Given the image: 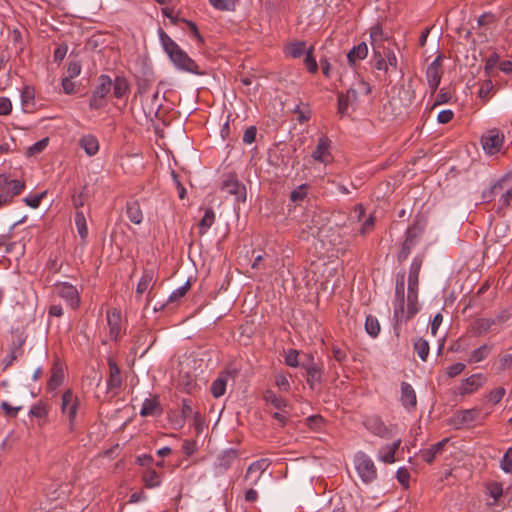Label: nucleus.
<instances>
[{"label": "nucleus", "mask_w": 512, "mask_h": 512, "mask_svg": "<svg viewBox=\"0 0 512 512\" xmlns=\"http://www.w3.org/2000/svg\"><path fill=\"white\" fill-rule=\"evenodd\" d=\"M159 38L164 51L167 53L176 68L185 72L200 74L199 67L196 62L190 58L188 54L162 29L159 30Z\"/></svg>", "instance_id": "1"}, {"label": "nucleus", "mask_w": 512, "mask_h": 512, "mask_svg": "<svg viewBox=\"0 0 512 512\" xmlns=\"http://www.w3.org/2000/svg\"><path fill=\"white\" fill-rule=\"evenodd\" d=\"M422 256H415L412 260L408 275V292H407V309L405 319L409 320L414 317L419 311L418 305V287H419V273L422 267Z\"/></svg>", "instance_id": "2"}, {"label": "nucleus", "mask_w": 512, "mask_h": 512, "mask_svg": "<svg viewBox=\"0 0 512 512\" xmlns=\"http://www.w3.org/2000/svg\"><path fill=\"white\" fill-rule=\"evenodd\" d=\"M426 223L422 220H416L412 226L408 227L402 247L397 255L399 263L404 262L409 257L412 249L416 246L425 230Z\"/></svg>", "instance_id": "3"}, {"label": "nucleus", "mask_w": 512, "mask_h": 512, "mask_svg": "<svg viewBox=\"0 0 512 512\" xmlns=\"http://www.w3.org/2000/svg\"><path fill=\"white\" fill-rule=\"evenodd\" d=\"M25 181L10 179L5 174H0V208L12 203L15 196L20 195L25 189Z\"/></svg>", "instance_id": "4"}, {"label": "nucleus", "mask_w": 512, "mask_h": 512, "mask_svg": "<svg viewBox=\"0 0 512 512\" xmlns=\"http://www.w3.org/2000/svg\"><path fill=\"white\" fill-rule=\"evenodd\" d=\"M80 409V399L71 389L66 390L61 397V413L68 419L69 431L76 428L77 415Z\"/></svg>", "instance_id": "5"}, {"label": "nucleus", "mask_w": 512, "mask_h": 512, "mask_svg": "<svg viewBox=\"0 0 512 512\" xmlns=\"http://www.w3.org/2000/svg\"><path fill=\"white\" fill-rule=\"evenodd\" d=\"M112 90V79L109 75L101 74L98 77V84L92 92L89 100V107L99 110L106 106V97Z\"/></svg>", "instance_id": "6"}, {"label": "nucleus", "mask_w": 512, "mask_h": 512, "mask_svg": "<svg viewBox=\"0 0 512 512\" xmlns=\"http://www.w3.org/2000/svg\"><path fill=\"white\" fill-rule=\"evenodd\" d=\"M354 465L360 479L365 484H370L377 478V468L366 453L357 452L354 456Z\"/></svg>", "instance_id": "7"}, {"label": "nucleus", "mask_w": 512, "mask_h": 512, "mask_svg": "<svg viewBox=\"0 0 512 512\" xmlns=\"http://www.w3.org/2000/svg\"><path fill=\"white\" fill-rule=\"evenodd\" d=\"M505 136L500 130L493 128L486 131L481 137V145L484 152L493 156L499 153L504 145Z\"/></svg>", "instance_id": "8"}, {"label": "nucleus", "mask_w": 512, "mask_h": 512, "mask_svg": "<svg viewBox=\"0 0 512 512\" xmlns=\"http://www.w3.org/2000/svg\"><path fill=\"white\" fill-rule=\"evenodd\" d=\"M57 295L66 301L72 309H77L80 305V294L77 288L68 282H58L55 284Z\"/></svg>", "instance_id": "9"}, {"label": "nucleus", "mask_w": 512, "mask_h": 512, "mask_svg": "<svg viewBox=\"0 0 512 512\" xmlns=\"http://www.w3.org/2000/svg\"><path fill=\"white\" fill-rule=\"evenodd\" d=\"M363 424L375 436L384 439H389L392 436V428L388 427L378 416L367 417Z\"/></svg>", "instance_id": "10"}, {"label": "nucleus", "mask_w": 512, "mask_h": 512, "mask_svg": "<svg viewBox=\"0 0 512 512\" xmlns=\"http://www.w3.org/2000/svg\"><path fill=\"white\" fill-rule=\"evenodd\" d=\"M479 414L480 411L477 408L459 411L449 419V425L454 429H461L473 423L478 418Z\"/></svg>", "instance_id": "11"}, {"label": "nucleus", "mask_w": 512, "mask_h": 512, "mask_svg": "<svg viewBox=\"0 0 512 512\" xmlns=\"http://www.w3.org/2000/svg\"><path fill=\"white\" fill-rule=\"evenodd\" d=\"M442 77V56L438 55L426 69V79L431 92L434 93L440 84Z\"/></svg>", "instance_id": "12"}, {"label": "nucleus", "mask_w": 512, "mask_h": 512, "mask_svg": "<svg viewBox=\"0 0 512 512\" xmlns=\"http://www.w3.org/2000/svg\"><path fill=\"white\" fill-rule=\"evenodd\" d=\"M109 376L107 378V391L114 396L119 393L122 386V377L119 366L113 358H108Z\"/></svg>", "instance_id": "13"}, {"label": "nucleus", "mask_w": 512, "mask_h": 512, "mask_svg": "<svg viewBox=\"0 0 512 512\" xmlns=\"http://www.w3.org/2000/svg\"><path fill=\"white\" fill-rule=\"evenodd\" d=\"M221 190L229 195H234L237 200H246V188L239 182L235 175L230 174L221 185Z\"/></svg>", "instance_id": "14"}, {"label": "nucleus", "mask_w": 512, "mask_h": 512, "mask_svg": "<svg viewBox=\"0 0 512 512\" xmlns=\"http://www.w3.org/2000/svg\"><path fill=\"white\" fill-rule=\"evenodd\" d=\"M268 467L269 463L266 459H260L251 463L247 468L244 480L251 486L257 485Z\"/></svg>", "instance_id": "15"}, {"label": "nucleus", "mask_w": 512, "mask_h": 512, "mask_svg": "<svg viewBox=\"0 0 512 512\" xmlns=\"http://www.w3.org/2000/svg\"><path fill=\"white\" fill-rule=\"evenodd\" d=\"M331 141L326 136H321L318 139V144L315 150L312 152V158L325 165L332 162L333 157L330 152Z\"/></svg>", "instance_id": "16"}, {"label": "nucleus", "mask_w": 512, "mask_h": 512, "mask_svg": "<svg viewBox=\"0 0 512 512\" xmlns=\"http://www.w3.org/2000/svg\"><path fill=\"white\" fill-rule=\"evenodd\" d=\"M486 382V377L482 373L473 374L464 379L458 387L460 395L472 394L482 387Z\"/></svg>", "instance_id": "17"}, {"label": "nucleus", "mask_w": 512, "mask_h": 512, "mask_svg": "<svg viewBox=\"0 0 512 512\" xmlns=\"http://www.w3.org/2000/svg\"><path fill=\"white\" fill-rule=\"evenodd\" d=\"M309 362L307 364H303L302 367L306 370L307 384L311 389H314L316 385L322 382V368L314 362V357L309 355Z\"/></svg>", "instance_id": "18"}, {"label": "nucleus", "mask_w": 512, "mask_h": 512, "mask_svg": "<svg viewBox=\"0 0 512 512\" xmlns=\"http://www.w3.org/2000/svg\"><path fill=\"white\" fill-rule=\"evenodd\" d=\"M395 305H394V315L395 317L406 315V311L404 309L405 304V288H404V274L397 275L396 279V287H395Z\"/></svg>", "instance_id": "19"}, {"label": "nucleus", "mask_w": 512, "mask_h": 512, "mask_svg": "<svg viewBox=\"0 0 512 512\" xmlns=\"http://www.w3.org/2000/svg\"><path fill=\"white\" fill-rule=\"evenodd\" d=\"M107 323L110 338L117 340L121 333V313L118 309L113 308L107 311Z\"/></svg>", "instance_id": "20"}, {"label": "nucleus", "mask_w": 512, "mask_h": 512, "mask_svg": "<svg viewBox=\"0 0 512 512\" xmlns=\"http://www.w3.org/2000/svg\"><path fill=\"white\" fill-rule=\"evenodd\" d=\"M163 410L159 401V396L154 395L153 397L146 398L140 409V415L142 417L148 416H160Z\"/></svg>", "instance_id": "21"}, {"label": "nucleus", "mask_w": 512, "mask_h": 512, "mask_svg": "<svg viewBox=\"0 0 512 512\" xmlns=\"http://www.w3.org/2000/svg\"><path fill=\"white\" fill-rule=\"evenodd\" d=\"M401 403L407 410L411 411L415 409L417 404V398L416 393L413 389V387L407 383L402 382L401 383Z\"/></svg>", "instance_id": "22"}, {"label": "nucleus", "mask_w": 512, "mask_h": 512, "mask_svg": "<svg viewBox=\"0 0 512 512\" xmlns=\"http://www.w3.org/2000/svg\"><path fill=\"white\" fill-rule=\"evenodd\" d=\"M401 444V439H397L392 444H387L381 447L378 451L377 458L378 460L392 464L395 462V454Z\"/></svg>", "instance_id": "23"}, {"label": "nucleus", "mask_w": 512, "mask_h": 512, "mask_svg": "<svg viewBox=\"0 0 512 512\" xmlns=\"http://www.w3.org/2000/svg\"><path fill=\"white\" fill-rule=\"evenodd\" d=\"M449 439L444 438L441 441L431 445L427 449L420 450L421 458L428 464H431L438 454L443 451L444 446L448 443Z\"/></svg>", "instance_id": "24"}, {"label": "nucleus", "mask_w": 512, "mask_h": 512, "mask_svg": "<svg viewBox=\"0 0 512 512\" xmlns=\"http://www.w3.org/2000/svg\"><path fill=\"white\" fill-rule=\"evenodd\" d=\"M113 96L116 99H122L130 92L129 81L124 76H116L112 80Z\"/></svg>", "instance_id": "25"}, {"label": "nucleus", "mask_w": 512, "mask_h": 512, "mask_svg": "<svg viewBox=\"0 0 512 512\" xmlns=\"http://www.w3.org/2000/svg\"><path fill=\"white\" fill-rule=\"evenodd\" d=\"M79 145L88 156H94L99 151V141L92 134L83 135L79 140Z\"/></svg>", "instance_id": "26"}, {"label": "nucleus", "mask_w": 512, "mask_h": 512, "mask_svg": "<svg viewBox=\"0 0 512 512\" xmlns=\"http://www.w3.org/2000/svg\"><path fill=\"white\" fill-rule=\"evenodd\" d=\"M50 372L51 375L48 381V388L50 390H55L63 383L64 371L62 366L58 362H55Z\"/></svg>", "instance_id": "27"}, {"label": "nucleus", "mask_w": 512, "mask_h": 512, "mask_svg": "<svg viewBox=\"0 0 512 512\" xmlns=\"http://www.w3.org/2000/svg\"><path fill=\"white\" fill-rule=\"evenodd\" d=\"M126 214L128 219L136 224L139 225L143 221V213L140 208V204L138 201H129L126 204Z\"/></svg>", "instance_id": "28"}, {"label": "nucleus", "mask_w": 512, "mask_h": 512, "mask_svg": "<svg viewBox=\"0 0 512 512\" xmlns=\"http://www.w3.org/2000/svg\"><path fill=\"white\" fill-rule=\"evenodd\" d=\"M308 48H306V43L304 41H295L286 45L284 52L287 56L297 59L302 57L304 54L306 55Z\"/></svg>", "instance_id": "29"}, {"label": "nucleus", "mask_w": 512, "mask_h": 512, "mask_svg": "<svg viewBox=\"0 0 512 512\" xmlns=\"http://www.w3.org/2000/svg\"><path fill=\"white\" fill-rule=\"evenodd\" d=\"M368 55V47L365 42H361L357 46H354L347 54V60L350 65H354L356 61L363 60Z\"/></svg>", "instance_id": "30"}, {"label": "nucleus", "mask_w": 512, "mask_h": 512, "mask_svg": "<svg viewBox=\"0 0 512 512\" xmlns=\"http://www.w3.org/2000/svg\"><path fill=\"white\" fill-rule=\"evenodd\" d=\"M155 283L154 271L144 270L143 274L137 284L136 293L142 295Z\"/></svg>", "instance_id": "31"}, {"label": "nucleus", "mask_w": 512, "mask_h": 512, "mask_svg": "<svg viewBox=\"0 0 512 512\" xmlns=\"http://www.w3.org/2000/svg\"><path fill=\"white\" fill-rule=\"evenodd\" d=\"M142 481L146 488L153 489L161 485V475L154 469H146L142 474Z\"/></svg>", "instance_id": "32"}, {"label": "nucleus", "mask_w": 512, "mask_h": 512, "mask_svg": "<svg viewBox=\"0 0 512 512\" xmlns=\"http://www.w3.org/2000/svg\"><path fill=\"white\" fill-rule=\"evenodd\" d=\"M215 222V213L212 208H207L205 210V213L198 223L199 227V234L202 236L204 235L214 224Z\"/></svg>", "instance_id": "33"}, {"label": "nucleus", "mask_w": 512, "mask_h": 512, "mask_svg": "<svg viewBox=\"0 0 512 512\" xmlns=\"http://www.w3.org/2000/svg\"><path fill=\"white\" fill-rule=\"evenodd\" d=\"M370 39L373 50L382 49L384 46V33L379 25H375L370 29Z\"/></svg>", "instance_id": "34"}, {"label": "nucleus", "mask_w": 512, "mask_h": 512, "mask_svg": "<svg viewBox=\"0 0 512 512\" xmlns=\"http://www.w3.org/2000/svg\"><path fill=\"white\" fill-rule=\"evenodd\" d=\"M227 376L219 375L211 384L210 391L215 398L223 396L226 392Z\"/></svg>", "instance_id": "35"}, {"label": "nucleus", "mask_w": 512, "mask_h": 512, "mask_svg": "<svg viewBox=\"0 0 512 512\" xmlns=\"http://www.w3.org/2000/svg\"><path fill=\"white\" fill-rule=\"evenodd\" d=\"M505 178L494 183L490 188L484 190L482 193V199L484 202H491L497 194L503 191L504 189Z\"/></svg>", "instance_id": "36"}, {"label": "nucleus", "mask_w": 512, "mask_h": 512, "mask_svg": "<svg viewBox=\"0 0 512 512\" xmlns=\"http://www.w3.org/2000/svg\"><path fill=\"white\" fill-rule=\"evenodd\" d=\"M264 399L267 403L273 405L277 410L286 409L288 406L287 401L283 397L276 395L271 390H267L265 392Z\"/></svg>", "instance_id": "37"}, {"label": "nucleus", "mask_w": 512, "mask_h": 512, "mask_svg": "<svg viewBox=\"0 0 512 512\" xmlns=\"http://www.w3.org/2000/svg\"><path fill=\"white\" fill-rule=\"evenodd\" d=\"M75 225L79 236L81 237L82 241L85 242L88 236V227L85 215L82 211H77L75 213Z\"/></svg>", "instance_id": "38"}, {"label": "nucleus", "mask_w": 512, "mask_h": 512, "mask_svg": "<svg viewBox=\"0 0 512 512\" xmlns=\"http://www.w3.org/2000/svg\"><path fill=\"white\" fill-rule=\"evenodd\" d=\"M413 347L419 358L422 361H426L430 351L428 341L424 338L419 337L414 341Z\"/></svg>", "instance_id": "39"}, {"label": "nucleus", "mask_w": 512, "mask_h": 512, "mask_svg": "<svg viewBox=\"0 0 512 512\" xmlns=\"http://www.w3.org/2000/svg\"><path fill=\"white\" fill-rule=\"evenodd\" d=\"M22 341L13 342L10 354L4 360V369L10 367L13 362L23 354Z\"/></svg>", "instance_id": "40"}, {"label": "nucleus", "mask_w": 512, "mask_h": 512, "mask_svg": "<svg viewBox=\"0 0 512 512\" xmlns=\"http://www.w3.org/2000/svg\"><path fill=\"white\" fill-rule=\"evenodd\" d=\"M487 490L489 495L493 498V502H489L488 506H495L503 495V486L500 482H492L487 485Z\"/></svg>", "instance_id": "41"}, {"label": "nucleus", "mask_w": 512, "mask_h": 512, "mask_svg": "<svg viewBox=\"0 0 512 512\" xmlns=\"http://www.w3.org/2000/svg\"><path fill=\"white\" fill-rule=\"evenodd\" d=\"M490 347L486 344L476 348L475 350H473L469 356V363H478L482 360H484L485 358H487V356L489 355L490 353Z\"/></svg>", "instance_id": "42"}, {"label": "nucleus", "mask_w": 512, "mask_h": 512, "mask_svg": "<svg viewBox=\"0 0 512 512\" xmlns=\"http://www.w3.org/2000/svg\"><path fill=\"white\" fill-rule=\"evenodd\" d=\"M21 104L23 107L27 108L30 105H34V99H35V90L30 85H25L21 89Z\"/></svg>", "instance_id": "43"}, {"label": "nucleus", "mask_w": 512, "mask_h": 512, "mask_svg": "<svg viewBox=\"0 0 512 512\" xmlns=\"http://www.w3.org/2000/svg\"><path fill=\"white\" fill-rule=\"evenodd\" d=\"M324 424H325V420L324 418L319 415V414H315V415H311L309 417L306 418V425L312 430V431H315V432H320L322 431L323 427H324Z\"/></svg>", "instance_id": "44"}, {"label": "nucleus", "mask_w": 512, "mask_h": 512, "mask_svg": "<svg viewBox=\"0 0 512 512\" xmlns=\"http://www.w3.org/2000/svg\"><path fill=\"white\" fill-rule=\"evenodd\" d=\"M331 358L338 362L340 365L347 361L348 355L346 349L333 344L330 348Z\"/></svg>", "instance_id": "45"}, {"label": "nucleus", "mask_w": 512, "mask_h": 512, "mask_svg": "<svg viewBox=\"0 0 512 512\" xmlns=\"http://www.w3.org/2000/svg\"><path fill=\"white\" fill-rule=\"evenodd\" d=\"M365 330L372 337H376L379 334L380 324L376 317L371 315L366 317Z\"/></svg>", "instance_id": "46"}, {"label": "nucleus", "mask_w": 512, "mask_h": 512, "mask_svg": "<svg viewBox=\"0 0 512 512\" xmlns=\"http://www.w3.org/2000/svg\"><path fill=\"white\" fill-rule=\"evenodd\" d=\"M29 415L38 419H45L48 415L46 403L39 401L33 405L29 411Z\"/></svg>", "instance_id": "47"}, {"label": "nucleus", "mask_w": 512, "mask_h": 512, "mask_svg": "<svg viewBox=\"0 0 512 512\" xmlns=\"http://www.w3.org/2000/svg\"><path fill=\"white\" fill-rule=\"evenodd\" d=\"M238 0H209V3L220 11H233Z\"/></svg>", "instance_id": "48"}, {"label": "nucleus", "mask_w": 512, "mask_h": 512, "mask_svg": "<svg viewBox=\"0 0 512 512\" xmlns=\"http://www.w3.org/2000/svg\"><path fill=\"white\" fill-rule=\"evenodd\" d=\"M374 53V68L380 71H384L387 73L389 69H391L388 64L386 63V60L384 59V56L382 55L381 49L373 50Z\"/></svg>", "instance_id": "49"}, {"label": "nucleus", "mask_w": 512, "mask_h": 512, "mask_svg": "<svg viewBox=\"0 0 512 512\" xmlns=\"http://www.w3.org/2000/svg\"><path fill=\"white\" fill-rule=\"evenodd\" d=\"M314 47L310 46L306 52L304 63L310 73H316L318 71V64L315 57L313 56Z\"/></svg>", "instance_id": "50"}, {"label": "nucleus", "mask_w": 512, "mask_h": 512, "mask_svg": "<svg viewBox=\"0 0 512 512\" xmlns=\"http://www.w3.org/2000/svg\"><path fill=\"white\" fill-rule=\"evenodd\" d=\"M308 185L302 184L290 193V200L294 203L303 201L307 196Z\"/></svg>", "instance_id": "51"}, {"label": "nucleus", "mask_w": 512, "mask_h": 512, "mask_svg": "<svg viewBox=\"0 0 512 512\" xmlns=\"http://www.w3.org/2000/svg\"><path fill=\"white\" fill-rule=\"evenodd\" d=\"M382 55L384 56V59L386 60V63L392 70L397 69V57L394 53V51L388 47L383 46L382 49Z\"/></svg>", "instance_id": "52"}, {"label": "nucleus", "mask_w": 512, "mask_h": 512, "mask_svg": "<svg viewBox=\"0 0 512 512\" xmlns=\"http://www.w3.org/2000/svg\"><path fill=\"white\" fill-rule=\"evenodd\" d=\"M337 100H338V107H337L338 114L341 117H344L348 114V108L350 105H352V103L344 97L343 92L338 93Z\"/></svg>", "instance_id": "53"}, {"label": "nucleus", "mask_w": 512, "mask_h": 512, "mask_svg": "<svg viewBox=\"0 0 512 512\" xmlns=\"http://www.w3.org/2000/svg\"><path fill=\"white\" fill-rule=\"evenodd\" d=\"M501 469L506 473H512V448H508L500 461Z\"/></svg>", "instance_id": "54"}, {"label": "nucleus", "mask_w": 512, "mask_h": 512, "mask_svg": "<svg viewBox=\"0 0 512 512\" xmlns=\"http://www.w3.org/2000/svg\"><path fill=\"white\" fill-rule=\"evenodd\" d=\"M47 192L43 191L39 194L29 195L23 199L25 204L31 208H38L41 200L46 196Z\"/></svg>", "instance_id": "55"}, {"label": "nucleus", "mask_w": 512, "mask_h": 512, "mask_svg": "<svg viewBox=\"0 0 512 512\" xmlns=\"http://www.w3.org/2000/svg\"><path fill=\"white\" fill-rule=\"evenodd\" d=\"M190 288V282L187 281L184 285L174 290L171 295L169 296L168 301L169 302H175L181 299L189 290Z\"/></svg>", "instance_id": "56"}, {"label": "nucleus", "mask_w": 512, "mask_h": 512, "mask_svg": "<svg viewBox=\"0 0 512 512\" xmlns=\"http://www.w3.org/2000/svg\"><path fill=\"white\" fill-rule=\"evenodd\" d=\"M493 90V83L491 80L484 81L478 91V97L482 100H487L491 91Z\"/></svg>", "instance_id": "57"}, {"label": "nucleus", "mask_w": 512, "mask_h": 512, "mask_svg": "<svg viewBox=\"0 0 512 512\" xmlns=\"http://www.w3.org/2000/svg\"><path fill=\"white\" fill-rule=\"evenodd\" d=\"M499 63V55L497 53H492L485 60V72L488 76H490L491 71L497 66Z\"/></svg>", "instance_id": "58"}, {"label": "nucleus", "mask_w": 512, "mask_h": 512, "mask_svg": "<svg viewBox=\"0 0 512 512\" xmlns=\"http://www.w3.org/2000/svg\"><path fill=\"white\" fill-rule=\"evenodd\" d=\"M181 21H183L188 26L190 34L196 39L198 44H203L204 39L201 36L197 25L194 22L189 21V20L182 19Z\"/></svg>", "instance_id": "59"}, {"label": "nucleus", "mask_w": 512, "mask_h": 512, "mask_svg": "<svg viewBox=\"0 0 512 512\" xmlns=\"http://www.w3.org/2000/svg\"><path fill=\"white\" fill-rule=\"evenodd\" d=\"M495 324L494 319L481 318L476 322V328L479 333H485Z\"/></svg>", "instance_id": "60"}, {"label": "nucleus", "mask_w": 512, "mask_h": 512, "mask_svg": "<svg viewBox=\"0 0 512 512\" xmlns=\"http://www.w3.org/2000/svg\"><path fill=\"white\" fill-rule=\"evenodd\" d=\"M299 353L295 349H290L285 355V363L290 367H298L299 361H298Z\"/></svg>", "instance_id": "61"}, {"label": "nucleus", "mask_w": 512, "mask_h": 512, "mask_svg": "<svg viewBox=\"0 0 512 512\" xmlns=\"http://www.w3.org/2000/svg\"><path fill=\"white\" fill-rule=\"evenodd\" d=\"M275 384L281 391L288 392L290 390V383L286 375L282 373L275 376Z\"/></svg>", "instance_id": "62"}, {"label": "nucleus", "mask_w": 512, "mask_h": 512, "mask_svg": "<svg viewBox=\"0 0 512 512\" xmlns=\"http://www.w3.org/2000/svg\"><path fill=\"white\" fill-rule=\"evenodd\" d=\"M499 206L502 209L508 208L512 202V187L502 192L499 198Z\"/></svg>", "instance_id": "63"}, {"label": "nucleus", "mask_w": 512, "mask_h": 512, "mask_svg": "<svg viewBox=\"0 0 512 512\" xmlns=\"http://www.w3.org/2000/svg\"><path fill=\"white\" fill-rule=\"evenodd\" d=\"M504 395H505V389L503 387H498V388L492 390L488 394L487 397L490 402H492L493 404H497L502 400Z\"/></svg>", "instance_id": "64"}]
</instances>
